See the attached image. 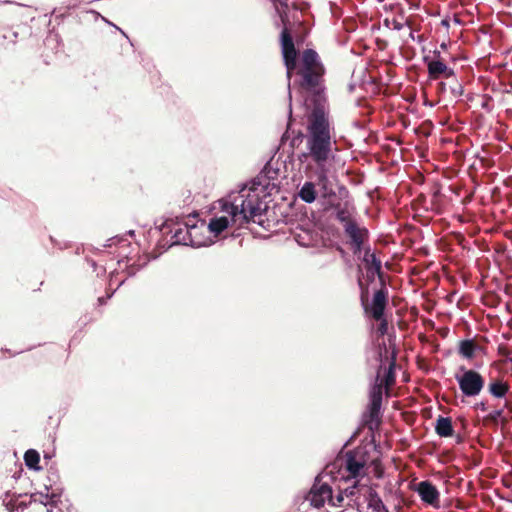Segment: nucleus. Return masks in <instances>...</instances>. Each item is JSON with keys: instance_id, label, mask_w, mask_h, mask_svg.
Segmentation results:
<instances>
[{"instance_id": "obj_20", "label": "nucleus", "mask_w": 512, "mask_h": 512, "mask_svg": "<svg viewBox=\"0 0 512 512\" xmlns=\"http://www.w3.org/2000/svg\"><path fill=\"white\" fill-rule=\"evenodd\" d=\"M374 259L375 261H381L378 259L375 255V253L371 252L370 248H366L364 252L363 262L365 264V267L367 269V275L370 280L374 278V275L376 273V266H374L371 262V260Z\"/></svg>"}, {"instance_id": "obj_15", "label": "nucleus", "mask_w": 512, "mask_h": 512, "mask_svg": "<svg viewBox=\"0 0 512 512\" xmlns=\"http://www.w3.org/2000/svg\"><path fill=\"white\" fill-rule=\"evenodd\" d=\"M435 432L440 437H452L454 435V429L451 418L439 416L436 420Z\"/></svg>"}, {"instance_id": "obj_7", "label": "nucleus", "mask_w": 512, "mask_h": 512, "mask_svg": "<svg viewBox=\"0 0 512 512\" xmlns=\"http://www.w3.org/2000/svg\"><path fill=\"white\" fill-rule=\"evenodd\" d=\"M382 405V384H375L370 392L368 413L364 415V425L374 431L380 425V410Z\"/></svg>"}, {"instance_id": "obj_16", "label": "nucleus", "mask_w": 512, "mask_h": 512, "mask_svg": "<svg viewBox=\"0 0 512 512\" xmlns=\"http://www.w3.org/2000/svg\"><path fill=\"white\" fill-rule=\"evenodd\" d=\"M509 389L510 385L508 382H504L500 378L491 379V382L488 385L489 393L496 398L504 397L508 393Z\"/></svg>"}, {"instance_id": "obj_5", "label": "nucleus", "mask_w": 512, "mask_h": 512, "mask_svg": "<svg viewBox=\"0 0 512 512\" xmlns=\"http://www.w3.org/2000/svg\"><path fill=\"white\" fill-rule=\"evenodd\" d=\"M423 61L427 67L428 78L430 80L449 79L455 77L454 69L447 65L445 58L437 50L433 55H426Z\"/></svg>"}, {"instance_id": "obj_22", "label": "nucleus", "mask_w": 512, "mask_h": 512, "mask_svg": "<svg viewBox=\"0 0 512 512\" xmlns=\"http://www.w3.org/2000/svg\"><path fill=\"white\" fill-rule=\"evenodd\" d=\"M25 465L34 470H39L40 455L34 449H29L24 454Z\"/></svg>"}, {"instance_id": "obj_13", "label": "nucleus", "mask_w": 512, "mask_h": 512, "mask_svg": "<svg viewBox=\"0 0 512 512\" xmlns=\"http://www.w3.org/2000/svg\"><path fill=\"white\" fill-rule=\"evenodd\" d=\"M316 180H315V186L319 188V192L321 194V197L324 199H329L333 196H335V191L333 189L332 183L328 178V170L326 169V166H316Z\"/></svg>"}, {"instance_id": "obj_10", "label": "nucleus", "mask_w": 512, "mask_h": 512, "mask_svg": "<svg viewBox=\"0 0 512 512\" xmlns=\"http://www.w3.org/2000/svg\"><path fill=\"white\" fill-rule=\"evenodd\" d=\"M345 235L349 238L348 244L354 254H358L365 242L369 239L367 228L360 226L356 221L350 222L343 227Z\"/></svg>"}, {"instance_id": "obj_17", "label": "nucleus", "mask_w": 512, "mask_h": 512, "mask_svg": "<svg viewBox=\"0 0 512 512\" xmlns=\"http://www.w3.org/2000/svg\"><path fill=\"white\" fill-rule=\"evenodd\" d=\"M335 210L336 219L342 224L343 227L348 223L355 221L352 217V208L347 202L344 204H337L335 206Z\"/></svg>"}, {"instance_id": "obj_33", "label": "nucleus", "mask_w": 512, "mask_h": 512, "mask_svg": "<svg viewBox=\"0 0 512 512\" xmlns=\"http://www.w3.org/2000/svg\"><path fill=\"white\" fill-rule=\"evenodd\" d=\"M441 48L445 49V48H446V44H445V43H442V44H441Z\"/></svg>"}, {"instance_id": "obj_11", "label": "nucleus", "mask_w": 512, "mask_h": 512, "mask_svg": "<svg viewBox=\"0 0 512 512\" xmlns=\"http://www.w3.org/2000/svg\"><path fill=\"white\" fill-rule=\"evenodd\" d=\"M306 499L310 501L311 505L317 508L323 507L326 503L329 506V503L333 500L332 488L330 485L317 478Z\"/></svg>"}, {"instance_id": "obj_31", "label": "nucleus", "mask_w": 512, "mask_h": 512, "mask_svg": "<svg viewBox=\"0 0 512 512\" xmlns=\"http://www.w3.org/2000/svg\"><path fill=\"white\" fill-rule=\"evenodd\" d=\"M445 86H446V85H445V83H444V82H440V83L438 84V90H439L440 92H443V91L445 90Z\"/></svg>"}, {"instance_id": "obj_12", "label": "nucleus", "mask_w": 512, "mask_h": 512, "mask_svg": "<svg viewBox=\"0 0 512 512\" xmlns=\"http://www.w3.org/2000/svg\"><path fill=\"white\" fill-rule=\"evenodd\" d=\"M416 492L425 504H428L434 508L440 507V493L436 486L433 485L430 481L425 480L418 483Z\"/></svg>"}, {"instance_id": "obj_9", "label": "nucleus", "mask_w": 512, "mask_h": 512, "mask_svg": "<svg viewBox=\"0 0 512 512\" xmlns=\"http://www.w3.org/2000/svg\"><path fill=\"white\" fill-rule=\"evenodd\" d=\"M461 392L468 397L478 395L484 387V379L475 370H465L461 376H456Z\"/></svg>"}, {"instance_id": "obj_2", "label": "nucleus", "mask_w": 512, "mask_h": 512, "mask_svg": "<svg viewBox=\"0 0 512 512\" xmlns=\"http://www.w3.org/2000/svg\"><path fill=\"white\" fill-rule=\"evenodd\" d=\"M293 74L296 77L295 84L301 91L311 96L312 106L327 105L325 95L326 68L317 51L311 48L303 50Z\"/></svg>"}, {"instance_id": "obj_21", "label": "nucleus", "mask_w": 512, "mask_h": 512, "mask_svg": "<svg viewBox=\"0 0 512 512\" xmlns=\"http://www.w3.org/2000/svg\"><path fill=\"white\" fill-rule=\"evenodd\" d=\"M395 365L396 361L395 357H393L389 363L384 379L379 383L382 384V388L385 387L387 391L395 384Z\"/></svg>"}, {"instance_id": "obj_29", "label": "nucleus", "mask_w": 512, "mask_h": 512, "mask_svg": "<svg viewBox=\"0 0 512 512\" xmlns=\"http://www.w3.org/2000/svg\"><path fill=\"white\" fill-rule=\"evenodd\" d=\"M10 497L9 492H6V497L3 499V504L6 506L9 512H13L17 505L13 498L8 499Z\"/></svg>"}, {"instance_id": "obj_1", "label": "nucleus", "mask_w": 512, "mask_h": 512, "mask_svg": "<svg viewBox=\"0 0 512 512\" xmlns=\"http://www.w3.org/2000/svg\"><path fill=\"white\" fill-rule=\"evenodd\" d=\"M306 152L302 157L310 159L316 166H326L337 151L336 132L327 105L312 106L307 114L305 127Z\"/></svg>"}, {"instance_id": "obj_32", "label": "nucleus", "mask_w": 512, "mask_h": 512, "mask_svg": "<svg viewBox=\"0 0 512 512\" xmlns=\"http://www.w3.org/2000/svg\"><path fill=\"white\" fill-rule=\"evenodd\" d=\"M394 28L397 30H400V29H402V24L399 22H394Z\"/></svg>"}, {"instance_id": "obj_4", "label": "nucleus", "mask_w": 512, "mask_h": 512, "mask_svg": "<svg viewBox=\"0 0 512 512\" xmlns=\"http://www.w3.org/2000/svg\"><path fill=\"white\" fill-rule=\"evenodd\" d=\"M369 452L365 447L347 451L341 459L340 469L346 480H360L367 475Z\"/></svg>"}, {"instance_id": "obj_19", "label": "nucleus", "mask_w": 512, "mask_h": 512, "mask_svg": "<svg viewBox=\"0 0 512 512\" xmlns=\"http://www.w3.org/2000/svg\"><path fill=\"white\" fill-rule=\"evenodd\" d=\"M367 500L368 507L372 509L374 512H389L386 506L384 505L381 497L375 490L369 489Z\"/></svg>"}, {"instance_id": "obj_6", "label": "nucleus", "mask_w": 512, "mask_h": 512, "mask_svg": "<svg viewBox=\"0 0 512 512\" xmlns=\"http://www.w3.org/2000/svg\"><path fill=\"white\" fill-rule=\"evenodd\" d=\"M280 45L287 77L290 79L297 68V59L300 58V54L295 47L292 34L286 27L281 32Z\"/></svg>"}, {"instance_id": "obj_23", "label": "nucleus", "mask_w": 512, "mask_h": 512, "mask_svg": "<svg viewBox=\"0 0 512 512\" xmlns=\"http://www.w3.org/2000/svg\"><path fill=\"white\" fill-rule=\"evenodd\" d=\"M477 346L472 340H463L460 342L459 353L467 359H471L474 356Z\"/></svg>"}, {"instance_id": "obj_28", "label": "nucleus", "mask_w": 512, "mask_h": 512, "mask_svg": "<svg viewBox=\"0 0 512 512\" xmlns=\"http://www.w3.org/2000/svg\"><path fill=\"white\" fill-rule=\"evenodd\" d=\"M358 285L361 289V295H360V300H361V305H365L369 299H368V288L364 286L361 278H358Z\"/></svg>"}, {"instance_id": "obj_24", "label": "nucleus", "mask_w": 512, "mask_h": 512, "mask_svg": "<svg viewBox=\"0 0 512 512\" xmlns=\"http://www.w3.org/2000/svg\"><path fill=\"white\" fill-rule=\"evenodd\" d=\"M344 506V494L341 491H339V493L334 496L333 495V500L331 501V503H329V510L328 512H339L337 511L338 508H342Z\"/></svg>"}, {"instance_id": "obj_14", "label": "nucleus", "mask_w": 512, "mask_h": 512, "mask_svg": "<svg viewBox=\"0 0 512 512\" xmlns=\"http://www.w3.org/2000/svg\"><path fill=\"white\" fill-rule=\"evenodd\" d=\"M195 226L188 227L187 224H184L181 226L180 224H177L176 227L172 230H170L173 239L174 244H183L188 245L192 242V236H191V229H194Z\"/></svg>"}, {"instance_id": "obj_26", "label": "nucleus", "mask_w": 512, "mask_h": 512, "mask_svg": "<svg viewBox=\"0 0 512 512\" xmlns=\"http://www.w3.org/2000/svg\"><path fill=\"white\" fill-rule=\"evenodd\" d=\"M359 487L360 480H355L353 485L345 488L342 492L346 497H354L358 493Z\"/></svg>"}, {"instance_id": "obj_3", "label": "nucleus", "mask_w": 512, "mask_h": 512, "mask_svg": "<svg viewBox=\"0 0 512 512\" xmlns=\"http://www.w3.org/2000/svg\"><path fill=\"white\" fill-rule=\"evenodd\" d=\"M261 202L259 196L247 193L243 188L238 195L233 196L230 202H223L221 208L227 216L212 218L209 222V229L215 235L221 234L231 223L242 227L250 221L256 222V217L261 216Z\"/></svg>"}, {"instance_id": "obj_27", "label": "nucleus", "mask_w": 512, "mask_h": 512, "mask_svg": "<svg viewBox=\"0 0 512 512\" xmlns=\"http://www.w3.org/2000/svg\"><path fill=\"white\" fill-rule=\"evenodd\" d=\"M377 322H379L378 326H377V332L383 336L385 334H387L388 332V320L386 318V316H382V319L380 320H376Z\"/></svg>"}, {"instance_id": "obj_8", "label": "nucleus", "mask_w": 512, "mask_h": 512, "mask_svg": "<svg viewBox=\"0 0 512 512\" xmlns=\"http://www.w3.org/2000/svg\"><path fill=\"white\" fill-rule=\"evenodd\" d=\"M388 301L389 292L387 287H380L378 290L374 291L371 301H368L362 307L369 318L373 320H380L382 319V316L385 315Z\"/></svg>"}, {"instance_id": "obj_25", "label": "nucleus", "mask_w": 512, "mask_h": 512, "mask_svg": "<svg viewBox=\"0 0 512 512\" xmlns=\"http://www.w3.org/2000/svg\"><path fill=\"white\" fill-rule=\"evenodd\" d=\"M372 264L374 266H376V273L375 275H377L380 283H381V287H386V284H385V275H384V272L382 271V262L381 261H375L374 259L371 260Z\"/></svg>"}, {"instance_id": "obj_18", "label": "nucleus", "mask_w": 512, "mask_h": 512, "mask_svg": "<svg viewBox=\"0 0 512 512\" xmlns=\"http://www.w3.org/2000/svg\"><path fill=\"white\" fill-rule=\"evenodd\" d=\"M299 197L306 203H313L317 198L315 183L312 181L305 182L299 191Z\"/></svg>"}, {"instance_id": "obj_30", "label": "nucleus", "mask_w": 512, "mask_h": 512, "mask_svg": "<svg viewBox=\"0 0 512 512\" xmlns=\"http://www.w3.org/2000/svg\"><path fill=\"white\" fill-rule=\"evenodd\" d=\"M503 410H495L491 412L487 418L492 422H497L499 418L502 416Z\"/></svg>"}, {"instance_id": "obj_34", "label": "nucleus", "mask_w": 512, "mask_h": 512, "mask_svg": "<svg viewBox=\"0 0 512 512\" xmlns=\"http://www.w3.org/2000/svg\"><path fill=\"white\" fill-rule=\"evenodd\" d=\"M509 362H511V363H512V358H510V359H509Z\"/></svg>"}]
</instances>
